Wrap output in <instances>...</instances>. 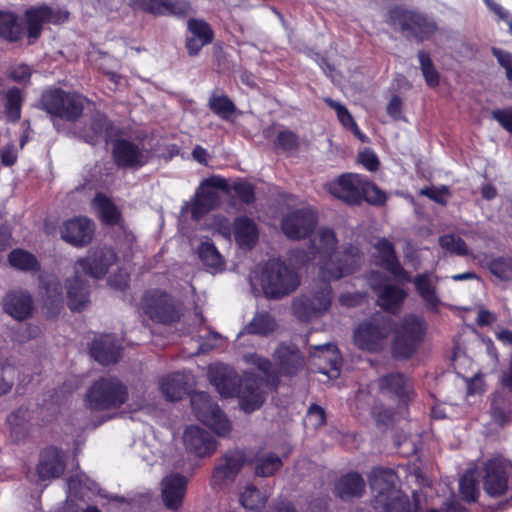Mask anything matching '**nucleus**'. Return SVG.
<instances>
[{
  "mask_svg": "<svg viewBox=\"0 0 512 512\" xmlns=\"http://www.w3.org/2000/svg\"><path fill=\"white\" fill-rule=\"evenodd\" d=\"M89 350L97 362L110 365L120 360L122 348L111 335H103L93 340Z\"/></svg>",
  "mask_w": 512,
  "mask_h": 512,
  "instance_id": "nucleus-31",
  "label": "nucleus"
},
{
  "mask_svg": "<svg viewBox=\"0 0 512 512\" xmlns=\"http://www.w3.org/2000/svg\"><path fill=\"white\" fill-rule=\"evenodd\" d=\"M112 157L118 168L139 169L149 162V155L135 142L120 138L113 143Z\"/></svg>",
  "mask_w": 512,
  "mask_h": 512,
  "instance_id": "nucleus-16",
  "label": "nucleus"
},
{
  "mask_svg": "<svg viewBox=\"0 0 512 512\" xmlns=\"http://www.w3.org/2000/svg\"><path fill=\"white\" fill-rule=\"evenodd\" d=\"M440 246L455 255L467 256L469 254L467 243L460 237L454 234L443 235L439 239Z\"/></svg>",
  "mask_w": 512,
  "mask_h": 512,
  "instance_id": "nucleus-54",
  "label": "nucleus"
},
{
  "mask_svg": "<svg viewBox=\"0 0 512 512\" xmlns=\"http://www.w3.org/2000/svg\"><path fill=\"white\" fill-rule=\"evenodd\" d=\"M187 33L202 41V45H209L215 38L214 30L204 19L189 18L187 21Z\"/></svg>",
  "mask_w": 512,
  "mask_h": 512,
  "instance_id": "nucleus-50",
  "label": "nucleus"
},
{
  "mask_svg": "<svg viewBox=\"0 0 512 512\" xmlns=\"http://www.w3.org/2000/svg\"><path fill=\"white\" fill-rule=\"evenodd\" d=\"M386 23L398 30L408 41L417 43L432 40L439 30L433 16L405 5L390 7L387 11Z\"/></svg>",
  "mask_w": 512,
  "mask_h": 512,
  "instance_id": "nucleus-3",
  "label": "nucleus"
},
{
  "mask_svg": "<svg viewBox=\"0 0 512 512\" xmlns=\"http://www.w3.org/2000/svg\"><path fill=\"white\" fill-rule=\"evenodd\" d=\"M459 494L461 499L467 503H474L479 497V488L473 477L463 476L459 481Z\"/></svg>",
  "mask_w": 512,
  "mask_h": 512,
  "instance_id": "nucleus-57",
  "label": "nucleus"
},
{
  "mask_svg": "<svg viewBox=\"0 0 512 512\" xmlns=\"http://www.w3.org/2000/svg\"><path fill=\"white\" fill-rule=\"evenodd\" d=\"M215 190L229 194L230 185L225 178L219 175H212L201 182L190 208L193 220L199 221L220 206V196Z\"/></svg>",
  "mask_w": 512,
  "mask_h": 512,
  "instance_id": "nucleus-11",
  "label": "nucleus"
},
{
  "mask_svg": "<svg viewBox=\"0 0 512 512\" xmlns=\"http://www.w3.org/2000/svg\"><path fill=\"white\" fill-rule=\"evenodd\" d=\"M492 54L499 65L505 69L507 79L512 82V53L493 47Z\"/></svg>",
  "mask_w": 512,
  "mask_h": 512,
  "instance_id": "nucleus-63",
  "label": "nucleus"
},
{
  "mask_svg": "<svg viewBox=\"0 0 512 512\" xmlns=\"http://www.w3.org/2000/svg\"><path fill=\"white\" fill-rule=\"evenodd\" d=\"M317 214L309 208L296 209L281 221V229L290 240H301L310 237L317 225Z\"/></svg>",
  "mask_w": 512,
  "mask_h": 512,
  "instance_id": "nucleus-14",
  "label": "nucleus"
},
{
  "mask_svg": "<svg viewBox=\"0 0 512 512\" xmlns=\"http://www.w3.org/2000/svg\"><path fill=\"white\" fill-rule=\"evenodd\" d=\"M183 442L189 453L200 458L211 456L217 449L215 437L197 425H191L185 429Z\"/></svg>",
  "mask_w": 512,
  "mask_h": 512,
  "instance_id": "nucleus-20",
  "label": "nucleus"
},
{
  "mask_svg": "<svg viewBox=\"0 0 512 512\" xmlns=\"http://www.w3.org/2000/svg\"><path fill=\"white\" fill-rule=\"evenodd\" d=\"M413 282L417 293L424 301L426 307L431 311H437L440 304V299L437 296L436 290L431 283L429 274H418L414 277Z\"/></svg>",
  "mask_w": 512,
  "mask_h": 512,
  "instance_id": "nucleus-42",
  "label": "nucleus"
},
{
  "mask_svg": "<svg viewBox=\"0 0 512 512\" xmlns=\"http://www.w3.org/2000/svg\"><path fill=\"white\" fill-rule=\"evenodd\" d=\"M234 239L240 248L252 249L259 237L258 227L247 216L236 217L233 223Z\"/></svg>",
  "mask_w": 512,
  "mask_h": 512,
  "instance_id": "nucleus-37",
  "label": "nucleus"
},
{
  "mask_svg": "<svg viewBox=\"0 0 512 512\" xmlns=\"http://www.w3.org/2000/svg\"><path fill=\"white\" fill-rule=\"evenodd\" d=\"M261 377L255 373L248 372L241 378L239 392L240 408L246 413H252L258 410L265 401V394L261 390Z\"/></svg>",
  "mask_w": 512,
  "mask_h": 512,
  "instance_id": "nucleus-18",
  "label": "nucleus"
},
{
  "mask_svg": "<svg viewBox=\"0 0 512 512\" xmlns=\"http://www.w3.org/2000/svg\"><path fill=\"white\" fill-rule=\"evenodd\" d=\"M274 359L278 365L279 373L286 377H293L304 367L305 361L300 350L294 345L281 343L275 350Z\"/></svg>",
  "mask_w": 512,
  "mask_h": 512,
  "instance_id": "nucleus-25",
  "label": "nucleus"
},
{
  "mask_svg": "<svg viewBox=\"0 0 512 512\" xmlns=\"http://www.w3.org/2000/svg\"><path fill=\"white\" fill-rule=\"evenodd\" d=\"M17 369L8 361L0 360V396L12 391L16 379Z\"/></svg>",
  "mask_w": 512,
  "mask_h": 512,
  "instance_id": "nucleus-53",
  "label": "nucleus"
},
{
  "mask_svg": "<svg viewBox=\"0 0 512 512\" xmlns=\"http://www.w3.org/2000/svg\"><path fill=\"white\" fill-rule=\"evenodd\" d=\"M210 111L224 121H231L237 113L234 101L220 89H214L207 102Z\"/></svg>",
  "mask_w": 512,
  "mask_h": 512,
  "instance_id": "nucleus-38",
  "label": "nucleus"
},
{
  "mask_svg": "<svg viewBox=\"0 0 512 512\" xmlns=\"http://www.w3.org/2000/svg\"><path fill=\"white\" fill-rule=\"evenodd\" d=\"M364 176L357 173H342L325 185L326 190L342 202L356 206L360 205V192Z\"/></svg>",
  "mask_w": 512,
  "mask_h": 512,
  "instance_id": "nucleus-15",
  "label": "nucleus"
},
{
  "mask_svg": "<svg viewBox=\"0 0 512 512\" xmlns=\"http://www.w3.org/2000/svg\"><path fill=\"white\" fill-rule=\"evenodd\" d=\"M417 58L426 85L431 89L437 88L440 85L441 75L436 69L430 53L426 50H419Z\"/></svg>",
  "mask_w": 512,
  "mask_h": 512,
  "instance_id": "nucleus-47",
  "label": "nucleus"
},
{
  "mask_svg": "<svg viewBox=\"0 0 512 512\" xmlns=\"http://www.w3.org/2000/svg\"><path fill=\"white\" fill-rule=\"evenodd\" d=\"M233 190L240 202L251 205L255 202V185L246 179H238L230 185V191Z\"/></svg>",
  "mask_w": 512,
  "mask_h": 512,
  "instance_id": "nucleus-55",
  "label": "nucleus"
},
{
  "mask_svg": "<svg viewBox=\"0 0 512 512\" xmlns=\"http://www.w3.org/2000/svg\"><path fill=\"white\" fill-rule=\"evenodd\" d=\"M163 15L185 17L191 11V5L186 0H164Z\"/></svg>",
  "mask_w": 512,
  "mask_h": 512,
  "instance_id": "nucleus-59",
  "label": "nucleus"
},
{
  "mask_svg": "<svg viewBox=\"0 0 512 512\" xmlns=\"http://www.w3.org/2000/svg\"><path fill=\"white\" fill-rule=\"evenodd\" d=\"M164 0H130V7L134 10L152 14L154 16L163 15Z\"/></svg>",
  "mask_w": 512,
  "mask_h": 512,
  "instance_id": "nucleus-58",
  "label": "nucleus"
},
{
  "mask_svg": "<svg viewBox=\"0 0 512 512\" xmlns=\"http://www.w3.org/2000/svg\"><path fill=\"white\" fill-rule=\"evenodd\" d=\"M87 103L89 99L78 92L53 87L42 92L38 108L52 119L75 123L82 117Z\"/></svg>",
  "mask_w": 512,
  "mask_h": 512,
  "instance_id": "nucleus-4",
  "label": "nucleus"
},
{
  "mask_svg": "<svg viewBox=\"0 0 512 512\" xmlns=\"http://www.w3.org/2000/svg\"><path fill=\"white\" fill-rule=\"evenodd\" d=\"M116 260V254L112 249H97L90 252L86 257L76 262V269L79 273L89 275L96 279L104 277L111 265Z\"/></svg>",
  "mask_w": 512,
  "mask_h": 512,
  "instance_id": "nucleus-21",
  "label": "nucleus"
},
{
  "mask_svg": "<svg viewBox=\"0 0 512 512\" xmlns=\"http://www.w3.org/2000/svg\"><path fill=\"white\" fill-rule=\"evenodd\" d=\"M495 119L507 132L512 134V107L496 109L492 112Z\"/></svg>",
  "mask_w": 512,
  "mask_h": 512,
  "instance_id": "nucleus-64",
  "label": "nucleus"
},
{
  "mask_svg": "<svg viewBox=\"0 0 512 512\" xmlns=\"http://www.w3.org/2000/svg\"><path fill=\"white\" fill-rule=\"evenodd\" d=\"M209 378L211 384L222 397H237L241 377L234 370L225 366H216L210 369Z\"/></svg>",
  "mask_w": 512,
  "mask_h": 512,
  "instance_id": "nucleus-27",
  "label": "nucleus"
},
{
  "mask_svg": "<svg viewBox=\"0 0 512 512\" xmlns=\"http://www.w3.org/2000/svg\"><path fill=\"white\" fill-rule=\"evenodd\" d=\"M67 306L71 311L81 312L89 303L90 285L79 276V270L75 269V276L66 280Z\"/></svg>",
  "mask_w": 512,
  "mask_h": 512,
  "instance_id": "nucleus-30",
  "label": "nucleus"
},
{
  "mask_svg": "<svg viewBox=\"0 0 512 512\" xmlns=\"http://www.w3.org/2000/svg\"><path fill=\"white\" fill-rule=\"evenodd\" d=\"M484 266V261H480ZM489 272L501 281H512V257L511 256H497L490 257L489 262L485 264Z\"/></svg>",
  "mask_w": 512,
  "mask_h": 512,
  "instance_id": "nucleus-48",
  "label": "nucleus"
},
{
  "mask_svg": "<svg viewBox=\"0 0 512 512\" xmlns=\"http://www.w3.org/2000/svg\"><path fill=\"white\" fill-rule=\"evenodd\" d=\"M391 330L392 319L382 314H376L358 324L354 330L353 341L362 351L380 352Z\"/></svg>",
  "mask_w": 512,
  "mask_h": 512,
  "instance_id": "nucleus-9",
  "label": "nucleus"
},
{
  "mask_svg": "<svg viewBox=\"0 0 512 512\" xmlns=\"http://www.w3.org/2000/svg\"><path fill=\"white\" fill-rule=\"evenodd\" d=\"M316 349L321 351L322 353H324L325 351H332V357L328 358L330 366L329 369L321 368L318 370V372L325 375H329V373L339 374L342 363L340 357L336 354V346H333L331 344H324L322 346L316 347Z\"/></svg>",
  "mask_w": 512,
  "mask_h": 512,
  "instance_id": "nucleus-61",
  "label": "nucleus"
},
{
  "mask_svg": "<svg viewBox=\"0 0 512 512\" xmlns=\"http://www.w3.org/2000/svg\"><path fill=\"white\" fill-rule=\"evenodd\" d=\"M413 503L408 495L401 490L388 497L375 499V509L378 512H419L420 500L417 492L412 494Z\"/></svg>",
  "mask_w": 512,
  "mask_h": 512,
  "instance_id": "nucleus-29",
  "label": "nucleus"
},
{
  "mask_svg": "<svg viewBox=\"0 0 512 512\" xmlns=\"http://www.w3.org/2000/svg\"><path fill=\"white\" fill-rule=\"evenodd\" d=\"M377 293V304L386 312L395 314L403 306L407 298V292L392 284L377 285L374 287Z\"/></svg>",
  "mask_w": 512,
  "mask_h": 512,
  "instance_id": "nucleus-34",
  "label": "nucleus"
},
{
  "mask_svg": "<svg viewBox=\"0 0 512 512\" xmlns=\"http://www.w3.org/2000/svg\"><path fill=\"white\" fill-rule=\"evenodd\" d=\"M277 328L275 318L268 311L257 312L245 325L241 334L268 336Z\"/></svg>",
  "mask_w": 512,
  "mask_h": 512,
  "instance_id": "nucleus-40",
  "label": "nucleus"
},
{
  "mask_svg": "<svg viewBox=\"0 0 512 512\" xmlns=\"http://www.w3.org/2000/svg\"><path fill=\"white\" fill-rule=\"evenodd\" d=\"M365 481L358 472L351 471L342 475L336 482L334 492L343 501L360 498L365 492Z\"/></svg>",
  "mask_w": 512,
  "mask_h": 512,
  "instance_id": "nucleus-36",
  "label": "nucleus"
},
{
  "mask_svg": "<svg viewBox=\"0 0 512 512\" xmlns=\"http://www.w3.org/2000/svg\"><path fill=\"white\" fill-rule=\"evenodd\" d=\"M9 264L20 271H38L40 269V263L36 256L31 252L16 248L8 254Z\"/></svg>",
  "mask_w": 512,
  "mask_h": 512,
  "instance_id": "nucleus-45",
  "label": "nucleus"
},
{
  "mask_svg": "<svg viewBox=\"0 0 512 512\" xmlns=\"http://www.w3.org/2000/svg\"><path fill=\"white\" fill-rule=\"evenodd\" d=\"M114 129L113 121L106 114L97 112L91 118L89 128L81 132V138L90 145H96L101 140L107 142L113 135Z\"/></svg>",
  "mask_w": 512,
  "mask_h": 512,
  "instance_id": "nucleus-33",
  "label": "nucleus"
},
{
  "mask_svg": "<svg viewBox=\"0 0 512 512\" xmlns=\"http://www.w3.org/2000/svg\"><path fill=\"white\" fill-rule=\"evenodd\" d=\"M322 281L310 294H302L295 298L292 303L294 315L302 322H309L311 319L324 315L332 304V287L330 281L321 278Z\"/></svg>",
  "mask_w": 512,
  "mask_h": 512,
  "instance_id": "nucleus-10",
  "label": "nucleus"
},
{
  "mask_svg": "<svg viewBox=\"0 0 512 512\" xmlns=\"http://www.w3.org/2000/svg\"><path fill=\"white\" fill-rule=\"evenodd\" d=\"M129 398L127 386L115 376L100 377L87 389L85 405L92 411H107L120 408Z\"/></svg>",
  "mask_w": 512,
  "mask_h": 512,
  "instance_id": "nucleus-6",
  "label": "nucleus"
},
{
  "mask_svg": "<svg viewBox=\"0 0 512 512\" xmlns=\"http://www.w3.org/2000/svg\"><path fill=\"white\" fill-rule=\"evenodd\" d=\"M3 310L16 320H25L32 315L33 299L28 293L9 292L3 299Z\"/></svg>",
  "mask_w": 512,
  "mask_h": 512,
  "instance_id": "nucleus-35",
  "label": "nucleus"
},
{
  "mask_svg": "<svg viewBox=\"0 0 512 512\" xmlns=\"http://www.w3.org/2000/svg\"><path fill=\"white\" fill-rule=\"evenodd\" d=\"M482 487L492 498L504 496L510 488L512 462L504 457H493L486 460L481 468Z\"/></svg>",
  "mask_w": 512,
  "mask_h": 512,
  "instance_id": "nucleus-12",
  "label": "nucleus"
},
{
  "mask_svg": "<svg viewBox=\"0 0 512 512\" xmlns=\"http://www.w3.org/2000/svg\"><path fill=\"white\" fill-rule=\"evenodd\" d=\"M160 391L171 402L181 400L187 393V381L184 374L174 372L160 381Z\"/></svg>",
  "mask_w": 512,
  "mask_h": 512,
  "instance_id": "nucleus-39",
  "label": "nucleus"
},
{
  "mask_svg": "<svg viewBox=\"0 0 512 512\" xmlns=\"http://www.w3.org/2000/svg\"><path fill=\"white\" fill-rule=\"evenodd\" d=\"M143 313L154 323L172 325L180 321L182 311L175 298L160 289H149L141 298Z\"/></svg>",
  "mask_w": 512,
  "mask_h": 512,
  "instance_id": "nucleus-8",
  "label": "nucleus"
},
{
  "mask_svg": "<svg viewBox=\"0 0 512 512\" xmlns=\"http://www.w3.org/2000/svg\"><path fill=\"white\" fill-rule=\"evenodd\" d=\"M65 467L62 451L55 446H49L41 452L36 471L40 480H47L60 477Z\"/></svg>",
  "mask_w": 512,
  "mask_h": 512,
  "instance_id": "nucleus-26",
  "label": "nucleus"
},
{
  "mask_svg": "<svg viewBox=\"0 0 512 512\" xmlns=\"http://www.w3.org/2000/svg\"><path fill=\"white\" fill-rule=\"evenodd\" d=\"M187 478L179 473L171 474L162 480V499L169 510L177 511L187 490Z\"/></svg>",
  "mask_w": 512,
  "mask_h": 512,
  "instance_id": "nucleus-28",
  "label": "nucleus"
},
{
  "mask_svg": "<svg viewBox=\"0 0 512 512\" xmlns=\"http://www.w3.org/2000/svg\"><path fill=\"white\" fill-rule=\"evenodd\" d=\"M259 281L264 296L271 300L290 295L301 283L299 274L278 258L269 259L263 265Z\"/></svg>",
  "mask_w": 512,
  "mask_h": 512,
  "instance_id": "nucleus-5",
  "label": "nucleus"
},
{
  "mask_svg": "<svg viewBox=\"0 0 512 512\" xmlns=\"http://www.w3.org/2000/svg\"><path fill=\"white\" fill-rule=\"evenodd\" d=\"M95 200L99 208V218L103 224L115 226L122 221L121 212L110 198L103 194H98Z\"/></svg>",
  "mask_w": 512,
  "mask_h": 512,
  "instance_id": "nucleus-46",
  "label": "nucleus"
},
{
  "mask_svg": "<svg viewBox=\"0 0 512 512\" xmlns=\"http://www.w3.org/2000/svg\"><path fill=\"white\" fill-rule=\"evenodd\" d=\"M245 463V454L240 450H229L222 457V463L217 465L212 473L211 484L219 486L227 481H234Z\"/></svg>",
  "mask_w": 512,
  "mask_h": 512,
  "instance_id": "nucleus-23",
  "label": "nucleus"
},
{
  "mask_svg": "<svg viewBox=\"0 0 512 512\" xmlns=\"http://www.w3.org/2000/svg\"><path fill=\"white\" fill-rule=\"evenodd\" d=\"M274 145L283 152L295 151L300 145L299 136L291 130H281L274 140Z\"/></svg>",
  "mask_w": 512,
  "mask_h": 512,
  "instance_id": "nucleus-56",
  "label": "nucleus"
},
{
  "mask_svg": "<svg viewBox=\"0 0 512 512\" xmlns=\"http://www.w3.org/2000/svg\"><path fill=\"white\" fill-rule=\"evenodd\" d=\"M26 30L20 15L13 11L0 10V39L9 43L21 41L25 34L28 44L33 45L41 37L45 23L59 24L68 20L67 11H54L48 5L32 6L24 12Z\"/></svg>",
  "mask_w": 512,
  "mask_h": 512,
  "instance_id": "nucleus-2",
  "label": "nucleus"
},
{
  "mask_svg": "<svg viewBox=\"0 0 512 512\" xmlns=\"http://www.w3.org/2000/svg\"><path fill=\"white\" fill-rule=\"evenodd\" d=\"M266 501L267 496L253 484L247 485L240 496L241 505L249 511H259L265 506Z\"/></svg>",
  "mask_w": 512,
  "mask_h": 512,
  "instance_id": "nucleus-51",
  "label": "nucleus"
},
{
  "mask_svg": "<svg viewBox=\"0 0 512 512\" xmlns=\"http://www.w3.org/2000/svg\"><path fill=\"white\" fill-rule=\"evenodd\" d=\"M363 201L374 206H382L387 201L386 193L374 182L369 181L365 176L360 192V204Z\"/></svg>",
  "mask_w": 512,
  "mask_h": 512,
  "instance_id": "nucleus-52",
  "label": "nucleus"
},
{
  "mask_svg": "<svg viewBox=\"0 0 512 512\" xmlns=\"http://www.w3.org/2000/svg\"><path fill=\"white\" fill-rule=\"evenodd\" d=\"M398 479L397 473L387 467H375L368 475L370 488L373 492L377 493L375 499L388 497L396 490V481Z\"/></svg>",
  "mask_w": 512,
  "mask_h": 512,
  "instance_id": "nucleus-32",
  "label": "nucleus"
},
{
  "mask_svg": "<svg viewBox=\"0 0 512 512\" xmlns=\"http://www.w3.org/2000/svg\"><path fill=\"white\" fill-rule=\"evenodd\" d=\"M5 116L8 122L17 123L21 119L24 97L20 88L13 86L4 93Z\"/></svg>",
  "mask_w": 512,
  "mask_h": 512,
  "instance_id": "nucleus-43",
  "label": "nucleus"
},
{
  "mask_svg": "<svg viewBox=\"0 0 512 512\" xmlns=\"http://www.w3.org/2000/svg\"><path fill=\"white\" fill-rule=\"evenodd\" d=\"M62 239L74 247H85L91 243L95 225L86 216H77L65 221L60 229Z\"/></svg>",
  "mask_w": 512,
  "mask_h": 512,
  "instance_id": "nucleus-17",
  "label": "nucleus"
},
{
  "mask_svg": "<svg viewBox=\"0 0 512 512\" xmlns=\"http://www.w3.org/2000/svg\"><path fill=\"white\" fill-rule=\"evenodd\" d=\"M45 299L44 306L48 313L56 317L63 307V285L57 278H52L45 283Z\"/></svg>",
  "mask_w": 512,
  "mask_h": 512,
  "instance_id": "nucleus-41",
  "label": "nucleus"
},
{
  "mask_svg": "<svg viewBox=\"0 0 512 512\" xmlns=\"http://www.w3.org/2000/svg\"><path fill=\"white\" fill-rule=\"evenodd\" d=\"M379 389L382 394L397 399L406 404L413 394V384L410 378L400 372H391L379 379Z\"/></svg>",
  "mask_w": 512,
  "mask_h": 512,
  "instance_id": "nucleus-24",
  "label": "nucleus"
},
{
  "mask_svg": "<svg viewBox=\"0 0 512 512\" xmlns=\"http://www.w3.org/2000/svg\"><path fill=\"white\" fill-rule=\"evenodd\" d=\"M491 423L500 429L512 424V392L496 389L488 396Z\"/></svg>",
  "mask_w": 512,
  "mask_h": 512,
  "instance_id": "nucleus-19",
  "label": "nucleus"
},
{
  "mask_svg": "<svg viewBox=\"0 0 512 512\" xmlns=\"http://www.w3.org/2000/svg\"><path fill=\"white\" fill-rule=\"evenodd\" d=\"M191 406L195 417L217 435L226 436L231 432V422L207 393L197 392L192 395Z\"/></svg>",
  "mask_w": 512,
  "mask_h": 512,
  "instance_id": "nucleus-13",
  "label": "nucleus"
},
{
  "mask_svg": "<svg viewBox=\"0 0 512 512\" xmlns=\"http://www.w3.org/2000/svg\"><path fill=\"white\" fill-rule=\"evenodd\" d=\"M314 257L319 258L320 278L337 281L353 274L360 266L361 252L353 244L345 245L336 252L338 239L330 228L320 229L317 238L310 241Z\"/></svg>",
  "mask_w": 512,
  "mask_h": 512,
  "instance_id": "nucleus-1",
  "label": "nucleus"
},
{
  "mask_svg": "<svg viewBox=\"0 0 512 512\" xmlns=\"http://www.w3.org/2000/svg\"><path fill=\"white\" fill-rule=\"evenodd\" d=\"M282 466V459L276 453L257 455L254 459L255 475L258 477L273 476Z\"/></svg>",
  "mask_w": 512,
  "mask_h": 512,
  "instance_id": "nucleus-44",
  "label": "nucleus"
},
{
  "mask_svg": "<svg viewBox=\"0 0 512 512\" xmlns=\"http://www.w3.org/2000/svg\"><path fill=\"white\" fill-rule=\"evenodd\" d=\"M487 388V384L481 373H476L473 377L466 381V389L468 396L482 395Z\"/></svg>",
  "mask_w": 512,
  "mask_h": 512,
  "instance_id": "nucleus-62",
  "label": "nucleus"
},
{
  "mask_svg": "<svg viewBox=\"0 0 512 512\" xmlns=\"http://www.w3.org/2000/svg\"><path fill=\"white\" fill-rule=\"evenodd\" d=\"M197 255L204 266L215 270L223 269L224 260L213 242H201L197 248Z\"/></svg>",
  "mask_w": 512,
  "mask_h": 512,
  "instance_id": "nucleus-49",
  "label": "nucleus"
},
{
  "mask_svg": "<svg viewBox=\"0 0 512 512\" xmlns=\"http://www.w3.org/2000/svg\"><path fill=\"white\" fill-rule=\"evenodd\" d=\"M379 252L378 264L385 271L390 273L397 281L409 283L412 281L411 274L401 265L394 244L386 238H381L375 244Z\"/></svg>",
  "mask_w": 512,
  "mask_h": 512,
  "instance_id": "nucleus-22",
  "label": "nucleus"
},
{
  "mask_svg": "<svg viewBox=\"0 0 512 512\" xmlns=\"http://www.w3.org/2000/svg\"><path fill=\"white\" fill-rule=\"evenodd\" d=\"M427 325L416 314L404 315L394 327L391 352L394 358L408 360L418 351L424 342Z\"/></svg>",
  "mask_w": 512,
  "mask_h": 512,
  "instance_id": "nucleus-7",
  "label": "nucleus"
},
{
  "mask_svg": "<svg viewBox=\"0 0 512 512\" xmlns=\"http://www.w3.org/2000/svg\"><path fill=\"white\" fill-rule=\"evenodd\" d=\"M324 102L331 109L335 110L337 118L344 128L348 129L351 125L356 123L348 109L340 102L335 101L329 97L324 98Z\"/></svg>",
  "mask_w": 512,
  "mask_h": 512,
  "instance_id": "nucleus-60",
  "label": "nucleus"
}]
</instances>
